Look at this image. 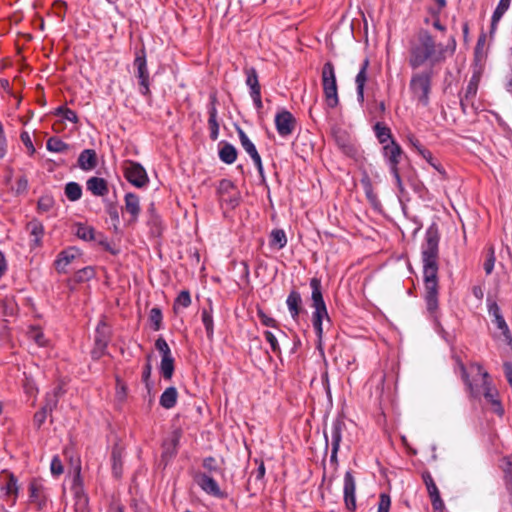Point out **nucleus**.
I'll use <instances>...</instances> for the list:
<instances>
[{"instance_id": "obj_36", "label": "nucleus", "mask_w": 512, "mask_h": 512, "mask_svg": "<svg viewBox=\"0 0 512 512\" xmlns=\"http://www.w3.org/2000/svg\"><path fill=\"white\" fill-rule=\"evenodd\" d=\"M479 82L480 76L477 74H473L468 82V85L465 89V93L462 97H465L466 99H469L471 101L474 100L478 91Z\"/></svg>"}, {"instance_id": "obj_17", "label": "nucleus", "mask_w": 512, "mask_h": 512, "mask_svg": "<svg viewBox=\"0 0 512 512\" xmlns=\"http://www.w3.org/2000/svg\"><path fill=\"white\" fill-rule=\"evenodd\" d=\"M77 163L84 171L93 170L98 164L96 151L93 149L83 150L78 157Z\"/></svg>"}, {"instance_id": "obj_26", "label": "nucleus", "mask_w": 512, "mask_h": 512, "mask_svg": "<svg viewBox=\"0 0 512 512\" xmlns=\"http://www.w3.org/2000/svg\"><path fill=\"white\" fill-rule=\"evenodd\" d=\"M491 330L496 338L509 345L512 343V336L506 322H494V327Z\"/></svg>"}, {"instance_id": "obj_25", "label": "nucleus", "mask_w": 512, "mask_h": 512, "mask_svg": "<svg viewBox=\"0 0 512 512\" xmlns=\"http://www.w3.org/2000/svg\"><path fill=\"white\" fill-rule=\"evenodd\" d=\"M178 398V392L175 387H168L160 396V405L165 409H171L175 406Z\"/></svg>"}, {"instance_id": "obj_19", "label": "nucleus", "mask_w": 512, "mask_h": 512, "mask_svg": "<svg viewBox=\"0 0 512 512\" xmlns=\"http://www.w3.org/2000/svg\"><path fill=\"white\" fill-rule=\"evenodd\" d=\"M209 119L208 125L210 130V138L215 141L219 135V124L217 121V109H216V96H211V103L209 107Z\"/></svg>"}, {"instance_id": "obj_14", "label": "nucleus", "mask_w": 512, "mask_h": 512, "mask_svg": "<svg viewBox=\"0 0 512 512\" xmlns=\"http://www.w3.org/2000/svg\"><path fill=\"white\" fill-rule=\"evenodd\" d=\"M79 256V250L75 247H69L59 253L54 262L58 272H65V268Z\"/></svg>"}, {"instance_id": "obj_9", "label": "nucleus", "mask_w": 512, "mask_h": 512, "mask_svg": "<svg viewBox=\"0 0 512 512\" xmlns=\"http://www.w3.org/2000/svg\"><path fill=\"white\" fill-rule=\"evenodd\" d=\"M296 124V118L287 110H282L275 116L276 130L281 137L286 138L292 135L296 128Z\"/></svg>"}, {"instance_id": "obj_5", "label": "nucleus", "mask_w": 512, "mask_h": 512, "mask_svg": "<svg viewBox=\"0 0 512 512\" xmlns=\"http://www.w3.org/2000/svg\"><path fill=\"white\" fill-rule=\"evenodd\" d=\"M434 75L433 68L425 69L414 73L410 80V89L418 101L424 106L429 103V94L431 91V81Z\"/></svg>"}, {"instance_id": "obj_42", "label": "nucleus", "mask_w": 512, "mask_h": 512, "mask_svg": "<svg viewBox=\"0 0 512 512\" xmlns=\"http://www.w3.org/2000/svg\"><path fill=\"white\" fill-rule=\"evenodd\" d=\"M6 477H7V482L4 486L6 493L13 494L14 496H17L18 491H19V486H18V481H17L16 477L11 473H7Z\"/></svg>"}, {"instance_id": "obj_43", "label": "nucleus", "mask_w": 512, "mask_h": 512, "mask_svg": "<svg viewBox=\"0 0 512 512\" xmlns=\"http://www.w3.org/2000/svg\"><path fill=\"white\" fill-rule=\"evenodd\" d=\"M496 257L495 250L493 246H490L487 251V257L484 262V270L487 275H490L493 272L495 265Z\"/></svg>"}, {"instance_id": "obj_24", "label": "nucleus", "mask_w": 512, "mask_h": 512, "mask_svg": "<svg viewBox=\"0 0 512 512\" xmlns=\"http://www.w3.org/2000/svg\"><path fill=\"white\" fill-rule=\"evenodd\" d=\"M56 405H57V395L55 393L53 396H51L47 399L46 405L34 415V424L38 428H40L41 425L45 422V420L47 418V414L49 412H51Z\"/></svg>"}, {"instance_id": "obj_59", "label": "nucleus", "mask_w": 512, "mask_h": 512, "mask_svg": "<svg viewBox=\"0 0 512 512\" xmlns=\"http://www.w3.org/2000/svg\"><path fill=\"white\" fill-rule=\"evenodd\" d=\"M116 396L120 401H123L126 397V386L119 378L116 379Z\"/></svg>"}, {"instance_id": "obj_18", "label": "nucleus", "mask_w": 512, "mask_h": 512, "mask_svg": "<svg viewBox=\"0 0 512 512\" xmlns=\"http://www.w3.org/2000/svg\"><path fill=\"white\" fill-rule=\"evenodd\" d=\"M344 427V422L340 419H336L332 422L329 428V434L332 441V458L336 456L341 441V433Z\"/></svg>"}, {"instance_id": "obj_38", "label": "nucleus", "mask_w": 512, "mask_h": 512, "mask_svg": "<svg viewBox=\"0 0 512 512\" xmlns=\"http://www.w3.org/2000/svg\"><path fill=\"white\" fill-rule=\"evenodd\" d=\"M80 466L77 465L75 468V476L73 478V490L75 495L79 498V503H81L83 506L87 503L86 496L82 495V488H81V478H80Z\"/></svg>"}, {"instance_id": "obj_37", "label": "nucleus", "mask_w": 512, "mask_h": 512, "mask_svg": "<svg viewBox=\"0 0 512 512\" xmlns=\"http://www.w3.org/2000/svg\"><path fill=\"white\" fill-rule=\"evenodd\" d=\"M46 147L51 152L63 153L69 149V145L58 137H50L47 140Z\"/></svg>"}, {"instance_id": "obj_15", "label": "nucleus", "mask_w": 512, "mask_h": 512, "mask_svg": "<svg viewBox=\"0 0 512 512\" xmlns=\"http://www.w3.org/2000/svg\"><path fill=\"white\" fill-rule=\"evenodd\" d=\"M195 482L208 494L221 496V490L216 481L205 473H198L194 477Z\"/></svg>"}, {"instance_id": "obj_29", "label": "nucleus", "mask_w": 512, "mask_h": 512, "mask_svg": "<svg viewBox=\"0 0 512 512\" xmlns=\"http://www.w3.org/2000/svg\"><path fill=\"white\" fill-rule=\"evenodd\" d=\"M219 158L226 164L234 163L237 158L236 148L229 143H225L219 150Z\"/></svg>"}, {"instance_id": "obj_54", "label": "nucleus", "mask_w": 512, "mask_h": 512, "mask_svg": "<svg viewBox=\"0 0 512 512\" xmlns=\"http://www.w3.org/2000/svg\"><path fill=\"white\" fill-rule=\"evenodd\" d=\"M29 491L31 501L37 502L41 491V485L37 481H32L29 485Z\"/></svg>"}, {"instance_id": "obj_4", "label": "nucleus", "mask_w": 512, "mask_h": 512, "mask_svg": "<svg viewBox=\"0 0 512 512\" xmlns=\"http://www.w3.org/2000/svg\"><path fill=\"white\" fill-rule=\"evenodd\" d=\"M321 82L327 106L335 108L339 104L338 86L334 65L330 61L323 65Z\"/></svg>"}, {"instance_id": "obj_22", "label": "nucleus", "mask_w": 512, "mask_h": 512, "mask_svg": "<svg viewBox=\"0 0 512 512\" xmlns=\"http://www.w3.org/2000/svg\"><path fill=\"white\" fill-rule=\"evenodd\" d=\"M26 229H27L28 233L30 234V236L32 237L31 238L32 245L35 247L39 246L41 244V239L44 234L43 224L40 221L33 219L27 223Z\"/></svg>"}, {"instance_id": "obj_57", "label": "nucleus", "mask_w": 512, "mask_h": 512, "mask_svg": "<svg viewBox=\"0 0 512 512\" xmlns=\"http://www.w3.org/2000/svg\"><path fill=\"white\" fill-rule=\"evenodd\" d=\"M98 239L96 240L99 245H101L106 251H109L111 254L116 255L118 253V250L113 248L109 241L103 237V235L98 234Z\"/></svg>"}, {"instance_id": "obj_63", "label": "nucleus", "mask_w": 512, "mask_h": 512, "mask_svg": "<svg viewBox=\"0 0 512 512\" xmlns=\"http://www.w3.org/2000/svg\"><path fill=\"white\" fill-rule=\"evenodd\" d=\"M265 337H266V340L270 343L271 348L274 351H277L278 350V342H277V339H276V336L274 335V333L271 331H265Z\"/></svg>"}, {"instance_id": "obj_61", "label": "nucleus", "mask_w": 512, "mask_h": 512, "mask_svg": "<svg viewBox=\"0 0 512 512\" xmlns=\"http://www.w3.org/2000/svg\"><path fill=\"white\" fill-rule=\"evenodd\" d=\"M424 478V482L426 484V487H427V491L428 493H436L438 491V488L436 487V484L434 483L432 477L430 474H425L423 476Z\"/></svg>"}, {"instance_id": "obj_45", "label": "nucleus", "mask_w": 512, "mask_h": 512, "mask_svg": "<svg viewBox=\"0 0 512 512\" xmlns=\"http://www.w3.org/2000/svg\"><path fill=\"white\" fill-rule=\"evenodd\" d=\"M112 462L114 474L116 476H120L122 472L121 450L117 447H115L112 451Z\"/></svg>"}, {"instance_id": "obj_35", "label": "nucleus", "mask_w": 512, "mask_h": 512, "mask_svg": "<svg viewBox=\"0 0 512 512\" xmlns=\"http://www.w3.org/2000/svg\"><path fill=\"white\" fill-rule=\"evenodd\" d=\"M65 195L70 201L75 202L81 198L82 188L77 182H68L65 185Z\"/></svg>"}, {"instance_id": "obj_2", "label": "nucleus", "mask_w": 512, "mask_h": 512, "mask_svg": "<svg viewBox=\"0 0 512 512\" xmlns=\"http://www.w3.org/2000/svg\"><path fill=\"white\" fill-rule=\"evenodd\" d=\"M456 49V41L452 37L447 45L436 43L435 39L426 30H421L415 40L411 41L408 63L412 69H417L426 62L430 68L445 61L447 54L452 55Z\"/></svg>"}, {"instance_id": "obj_44", "label": "nucleus", "mask_w": 512, "mask_h": 512, "mask_svg": "<svg viewBox=\"0 0 512 512\" xmlns=\"http://www.w3.org/2000/svg\"><path fill=\"white\" fill-rule=\"evenodd\" d=\"M56 115H59L72 123L78 122V116L76 112L64 106H60L56 109Z\"/></svg>"}, {"instance_id": "obj_11", "label": "nucleus", "mask_w": 512, "mask_h": 512, "mask_svg": "<svg viewBox=\"0 0 512 512\" xmlns=\"http://www.w3.org/2000/svg\"><path fill=\"white\" fill-rule=\"evenodd\" d=\"M402 154L403 150L395 140H391L390 143L383 146V156L387 160L390 170L398 168Z\"/></svg>"}, {"instance_id": "obj_23", "label": "nucleus", "mask_w": 512, "mask_h": 512, "mask_svg": "<svg viewBox=\"0 0 512 512\" xmlns=\"http://www.w3.org/2000/svg\"><path fill=\"white\" fill-rule=\"evenodd\" d=\"M125 210L131 215V221H136L140 214V200L134 193L125 195Z\"/></svg>"}, {"instance_id": "obj_27", "label": "nucleus", "mask_w": 512, "mask_h": 512, "mask_svg": "<svg viewBox=\"0 0 512 512\" xmlns=\"http://www.w3.org/2000/svg\"><path fill=\"white\" fill-rule=\"evenodd\" d=\"M75 235L84 241H95L98 239L94 228L82 223L76 224Z\"/></svg>"}, {"instance_id": "obj_10", "label": "nucleus", "mask_w": 512, "mask_h": 512, "mask_svg": "<svg viewBox=\"0 0 512 512\" xmlns=\"http://www.w3.org/2000/svg\"><path fill=\"white\" fill-rule=\"evenodd\" d=\"M237 133H238L239 140H240V143H241L243 149L252 158L259 174L261 176H263L262 160H261V157H260L255 145L252 143V141L248 138L246 133L241 128H237Z\"/></svg>"}, {"instance_id": "obj_34", "label": "nucleus", "mask_w": 512, "mask_h": 512, "mask_svg": "<svg viewBox=\"0 0 512 512\" xmlns=\"http://www.w3.org/2000/svg\"><path fill=\"white\" fill-rule=\"evenodd\" d=\"M160 372L165 379L170 380L172 378L174 372V359L172 355L162 357L160 364Z\"/></svg>"}, {"instance_id": "obj_53", "label": "nucleus", "mask_w": 512, "mask_h": 512, "mask_svg": "<svg viewBox=\"0 0 512 512\" xmlns=\"http://www.w3.org/2000/svg\"><path fill=\"white\" fill-rule=\"evenodd\" d=\"M156 348L159 350V352L162 354V357L171 356L170 348L167 344V342L163 338H159L155 342Z\"/></svg>"}, {"instance_id": "obj_41", "label": "nucleus", "mask_w": 512, "mask_h": 512, "mask_svg": "<svg viewBox=\"0 0 512 512\" xmlns=\"http://www.w3.org/2000/svg\"><path fill=\"white\" fill-rule=\"evenodd\" d=\"M337 145L342 149V151L347 155H353L355 153L354 146L348 141L345 134L339 135L335 137Z\"/></svg>"}, {"instance_id": "obj_39", "label": "nucleus", "mask_w": 512, "mask_h": 512, "mask_svg": "<svg viewBox=\"0 0 512 512\" xmlns=\"http://www.w3.org/2000/svg\"><path fill=\"white\" fill-rule=\"evenodd\" d=\"M361 184L363 186V189L365 191V195H366L367 199L373 204L376 203L377 195L374 192L372 182H371V179L369 178V176L365 175L361 179Z\"/></svg>"}, {"instance_id": "obj_13", "label": "nucleus", "mask_w": 512, "mask_h": 512, "mask_svg": "<svg viewBox=\"0 0 512 512\" xmlns=\"http://www.w3.org/2000/svg\"><path fill=\"white\" fill-rule=\"evenodd\" d=\"M369 59L366 58L361 64L360 70L356 75L355 84L357 92V101L362 104L364 102V88L368 80Z\"/></svg>"}, {"instance_id": "obj_6", "label": "nucleus", "mask_w": 512, "mask_h": 512, "mask_svg": "<svg viewBox=\"0 0 512 512\" xmlns=\"http://www.w3.org/2000/svg\"><path fill=\"white\" fill-rule=\"evenodd\" d=\"M311 293V307L314 308L312 320H329L326 305L322 295L321 280L314 277L310 280Z\"/></svg>"}, {"instance_id": "obj_32", "label": "nucleus", "mask_w": 512, "mask_h": 512, "mask_svg": "<svg viewBox=\"0 0 512 512\" xmlns=\"http://www.w3.org/2000/svg\"><path fill=\"white\" fill-rule=\"evenodd\" d=\"M246 75V85L249 86L250 92H258L261 90V86L258 80V74L254 67L244 69Z\"/></svg>"}, {"instance_id": "obj_40", "label": "nucleus", "mask_w": 512, "mask_h": 512, "mask_svg": "<svg viewBox=\"0 0 512 512\" xmlns=\"http://www.w3.org/2000/svg\"><path fill=\"white\" fill-rule=\"evenodd\" d=\"M234 190H235V186L232 183V181L227 180V179L221 180L219 183V187H218V194L220 196V200L227 201L226 195L230 194L231 192H234Z\"/></svg>"}, {"instance_id": "obj_62", "label": "nucleus", "mask_w": 512, "mask_h": 512, "mask_svg": "<svg viewBox=\"0 0 512 512\" xmlns=\"http://www.w3.org/2000/svg\"><path fill=\"white\" fill-rule=\"evenodd\" d=\"M96 344H97V348L95 350H93V352H92V357L94 359H98L101 357V355L103 354V350L106 347V341L97 339Z\"/></svg>"}, {"instance_id": "obj_58", "label": "nucleus", "mask_w": 512, "mask_h": 512, "mask_svg": "<svg viewBox=\"0 0 512 512\" xmlns=\"http://www.w3.org/2000/svg\"><path fill=\"white\" fill-rule=\"evenodd\" d=\"M488 311H489V315L491 317H494L495 320H503V318L500 314V308L496 302L490 301L488 303Z\"/></svg>"}, {"instance_id": "obj_48", "label": "nucleus", "mask_w": 512, "mask_h": 512, "mask_svg": "<svg viewBox=\"0 0 512 512\" xmlns=\"http://www.w3.org/2000/svg\"><path fill=\"white\" fill-rule=\"evenodd\" d=\"M28 335L39 346L46 345V340L44 339V336H43L42 332L37 327L31 326L30 330L28 331Z\"/></svg>"}, {"instance_id": "obj_8", "label": "nucleus", "mask_w": 512, "mask_h": 512, "mask_svg": "<svg viewBox=\"0 0 512 512\" xmlns=\"http://www.w3.org/2000/svg\"><path fill=\"white\" fill-rule=\"evenodd\" d=\"M124 176L126 180L137 188L146 186L149 181L144 167L134 161H126L124 167Z\"/></svg>"}, {"instance_id": "obj_60", "label": "nucleus", "mask_w": 512, "mask_h": 512, "mask_svg": "<svg viewBox=\"0 0 512 512\" xmlns=\"http://www.w3.org/2000/svg\"><path fill=\"white\" fill-rule=\"evenodd\" d=\"M28 188V180L25 176H21L17 179L16 182V192L18 194L24 193Z\"/></svg>"}, {"instance_id": "obj_21", "label": "nucleus", "mask_w": 512, "mask_h": 512, "mask_svg": "<svg viewBox=\"0 0 512 512\" xmlns=\"http://www.w3.org/2000/svg\"><path fill=\"white\" fill-rule=\"evenodd\" d=\"M181 435L182 432L180 429L172 431L170 437L163 444V457H172L176 454Z\"/></svg>"}, {"instance_id": "obj_31", "label": "nucleus", "mask_w": 512, "mask_h": 512, "mask_svg": "<svg viewBox=\"0 0 512 512\" xmlns=\"http://www.w3.org/2000/svg\"><path fill=\"white\" fill-rule=\"evenodd\" d=\"M374 131H375V135L378 139V141L381 143V144H388L387 142L390 140H394L392 138V133H391V130L389 127H387L385 124L381 123V122H377L375 125H374Z\"/></svg>"}, {"instance_id": "obj_52", "label": "nucleus", "mask_w": 512, "mask_h": 512, "mask_svg": "<svg viewBox=\"0 0 512 512\" xmlns=\"http://www.w3.org/2000/svg\"><path fill=\"white\" fill-rule=\"evenodd\" d=\"M429 496L432 502L434 512H443L444 503L440 498L439 491H437L435 494L430 493Z\"/></svg>"}, {"instance_id": "obj_3", "label": "nucleus", "mask_w": 512, "mask_h": 512, "mask_svg": "<svg viewBox=\"0 0 512 512\" xmlns=\"http://www.w3.org/2000/svg\"><path fill=\"white\" fill-rule=\"evenodd\" d=\"M461 371L462 378L471 393L474 396L483 394L486 402L491 405L493 412L502 415L504 410L498 400L497 390L493 388L489 382L488 373L484 371L479 364L470 365L468 370L462 366Z\"/></svg>"}, {"instance_id": "obj_33", "label": "nucleus", "mask_w": 512, "mask_h": 512, "mask_svg": "<svg viewBox=\"0 0 512 512\" xmlns=\"http://www.w3.org/2000/svg\"><path fill=\"white\" fill-rule=\"evenodd\" d=\"M191 304V296L188 290L181 291L176 297L173 305L175 314L183 308H187Z\"/></svg>"}, {"instance_id": "obj_46", "label": "nucleus", "mask_w": 512, "mask_h": 512, "mask_svg": "<svg viewBox=\"0 0 512 512\" xmlns=\"http://www.w3.org/2000/svg\"><path fill=\"white\" fill-rule=\"evenodd\" d=\"M409 142L417 150V152H419L423 156V158H425L429 162L431 161V152L423 148L418 139H416L414 136H410Z\"/></svg>"}, {"instance_id": "obj_51", "label": "nucleus", "mask_w": 512, "mask_h": 512, "mask_svg": "<svg viewBox=\"0 0 512 512\" xmlns=\"http://www.w3.org/2000/svg\"><path fill=\"white\" fill-rule=\"evenodd\" d=\"M50 471L53 476H59L64 472V467L58 456L53 457L50 465Z\"/></svg>"}, {"instance_id": "obj_1", "label": "nucleus", "mask_w": 512, "mask_h": 512, "mask_svg": "<svg viewBox=\"0 0 512 512\" xmlns=\"http://www.w3.org/2000/svg\"><path fill=\"white\" fill-rule=\"evenodd\" d=\"M440 234L436 224L428 227L422 244L423 278L425 300L431 317H436L438 308V259Z\"/></svg>"}, {"instance_id": "obj_16", "label": "nucleus", "mask_w": 512, "mask_h": 512, "mask_svg": "<svg viewBox=\"0 0 512 512\" xmlns=\"http://www.w3.org/2000/svg\"><path fill=\"white\" fill-rule=\"evenodd\" d=\"M286 304L290 315L293 319L302 316L305 313V310L302 306V298L298 291L292 290L287 299Z\"/></svg>"}, {"instance_id": "obj_55", "label": "nucleus", "mask_w": 512, "mask_h": 512, "mask_svg": "<svg viewBox=\"0 0 512 512\" xmlns=\"http://www.w3.org/2000/svg\"><path fill=\"white\" fill-rule=\"evenodd\" d=\"M20 138H21V141L23 142V144L25 145V147L27 148V150L29 151V154L33 155L36 150L32 143L29 133L26 131H23L20 135Z\"/></svg>"}, {"instance_id": "obj_20", "label": "nucleus", "mask_w": 512, "mask_h": 512, "mask_svg": "<svg viewBox=\"0 0 512 512\" xmlns=\"http://www.w3.org/2000/svg\"><path fill=\"white\" fill-rule=\"evenodd\" d=\"M87 190H89L95 196H105L107 195L108 183L104 178L100 177H91L86 182Z\"/></svg>"}, {"instance_id": "obj_28", "label": "nucleus", "mask_w": 512, "mask_h": 512, "mask_svg": "<svg viewBox=\"0 0 512 512\" xmlns=\"http://www.w3.org/2000/svg\"><path fill=\"white\" fill-rule=\"evenodd\" d=\"M511 0H500L496 9L493 12L492 20H491V32L497 27V23L500 21L502 16L506 13V11L510 7Z\"/></svg>"}, {"instance_id": "obj_50", "label": "nucleus", "mask_w": 512, "mask_h": 512, "mask_svg": "<svg viewBox=\"0 0 512 512\" xmlns=\"http://www.w3.org/2000/svg\"><path fill=\"white\" fill-rule=\"evenodd\" d=\"M54 201L50 196H42L38 200V210L40 212H48L53 207Z\"/></svg>"}, {"instance_id": "obj_64", "label": "nucleus", "mask_w": 512, "mask_h": 512, "mask_svg": "<svg viewBox=\"0 0 512 512\" xmlns=\"http://www.w3.org/2000/svg\"><path fill=\"white\" fill-rule=\"evenodd\" d=\"M203 466L205 469H207L209 472L217 471L218 467L216 464V460L214 458H206L203 462Z\"/></svg>"}, {"instance_id": "obj_12", "label": "nucleus", "mask_w": 512, "mask_h": 512, "mask_svg": "<svg viewBox=\"0 0 512 512\" xmlns=\"http://www.w3.org/2000/svg\"><path fill=\"white\" fill-rule=\"evenodd\" d=\"M344 501L348 510L354 511L356 508L355 479L350 471H347L344 476Z\"/></svg>"}, {"instance_id": "obj_30", "label": "nucleus", "mask_w": 512, "mask_h": 512, "mask_svg": "<svg viewBox=\"0 0 512 512\" xmlns=\"http://www.w3.org/2000/svg\"><path fill=\"white\" fill-rule=\"evenodd\" d=\"M269 244L271 247H275L277 249H282L287 244V237L282 229H274L270 233V241Z\"/></svg>"}, {"instance_id": "obj_56", "label": "nucleus", "mask_w": 512, "mask_h": 512, "mask_svg": "<svg viewBox=\"0 0 512 512\" xmlns=\"http://www.w3.org/2000/svg\"><path fill=\"white\" fill-rule=\"evenodd\" d=\"M106 212L111 218V220L114 222V225L116 226L119 223V213L117 206L113 203H110L106 207Z\"/></svg>"}, {"instance_id": "obj_47", "label": "nucleus", "mask_w": 512, "mask_h": 512, "mask_svg": "<svg viewBox=\"0 0 512 512\" xmlns=\"http://www.w3.org/2000/svg\"><path fill=\"white\" fill-rule=\"evenodd\" d=\"M93 276H94L93 268L85 267V268L77 271V273L75 274V280L77 282H84V281H87V280L93 278Z\"/></svg>"}, {"instance_id": "obj_7", "label": "nucleus", "mask_w": 512, "mask_h": 512, "mask_svg": "<svg viewBox=\"0 0 512 512\" xmlns=\"http://www.w3.org/2000/svg\"><path fill=\"white\" fill-rule=\"evenodd\" d=\"M133 64L136 69V77L139 80L140 93L144 96L150 95L149 71L144 50L137 52Z\"/></svg>"}, {"instance_id": "obj_49", "label": "nucleus", "mask_w": 512, "mask_h": 512, "mask_svg": "<svg viewBox=\"0 0 512 512\" xmlns=\"http://www.w3.org/2000/svg\"><path fill=\"white\" fill-rule=\"evenodd\" d=\"M390 506H391L390 496L385 493L380 494L377 512H389Z\"/></svg>"}]
</instances>
